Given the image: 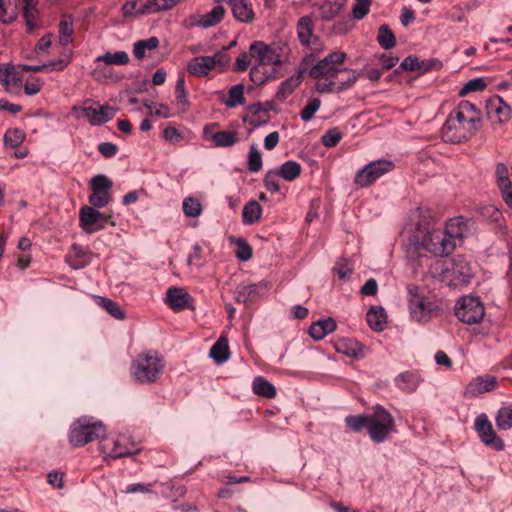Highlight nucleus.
Masks as SVG:
<instances>
[{
	"instance_id": "f257e3e1",
	"label": "nucleus",
	"mask_w": 512,
	"mask_h": 512,
	"mask_svg": "<svg viewBox=\"0 0 512 512\" xmlns=\"http://www.w3.org/2000/svg\"><path fill=\"white\" fill-rule=\"evenodd\" d=\"M481 112L475 104L462 100L448 115L441 129L445 142L461 143L470 139L479 129Z\"/></svg>"
},
{
	"instance_id": "f03ea898",
	"label": "nucleus",
	"mask_w": 512,
	"mask_h": 512,
	"mask_svg": "<svg viewBox=\"0 0 512 512\" xmlns=\"http://www.w3.org/2000/svg\"><path fill=\"white\" fill-rule=\"evenodd\" d=\"M461 219H451L446 229H432L428 231L423 238L422 246L428 252L438 257L450 255L455 249L454 238L464 237Z\"/></svg>"
},
{
	"instance_id": "7ed1b4c3",
	"label": "nucleus",
	"mask_w": 512,
	"mask_h": 512,
	"mask_svg": "<svg viewBox=\"0 0 512 512\" xmlns=\"http://www.w3.org/2000/svg\"><path fill=\"white\" fill-rule=\"evenodd\" d=\"M165 367L163 357L157 351H145L138 354L131 363V374L141 384L156 382Z\"/></svg>"
},
{
	"instance_id": "20e7f679",
	"label": "nucleus",
	"mask_w": 512,
	"mask_h": 512,
	"mask_svg": "<svg viewBox=\"0 0 512 512\" xmlns=\"http://www.w3.org/2000/svg\"><path fill=\"white\" fill-rule=\"evenodd\" d=\"M38 0H0V21L4 24L13 23L22 10L28 31L36 28Z\"/></svg>"
},
{
	"instance_id": "39448f33",
	"label": "nucleus",
	"mask_w": 512,
	"mask_h": 512,
	"mask_svg": "<svg viewBox=\"0 0 512 512\" xmlns=\"http://www.w3.org/2000/svg\"><path fill=\"white\" fill-rule=\"evenodd\" d=\"M105 427L100 422H91L83 417L75 420L69 431V442L75 447H81L105 435Z\"/></svg>"
},
{
	"instance_id": "423d86ee",
	"label": "nucleus",
	"mask_w": 512,
	"mask_h": 512,
	"mask_svg": "<svg viewBox=\"0 0 512 512\" xmlns=\"http://www.w3.org/2000/svg\"><path fill=\"white\" fill-rule=\"evenodd\" d=\"M395 420L391 413L382 406H375L368 418V434L375 443L385 441L395 431Z\"/></svg>"
},
{
	"instance_id": "0eeeda50",
	"label": "nucleus",
	"mask_w": 512,
	"mask_h": 512,
	"mask_svg": "<svg viewBox=\"0 0 512 512\" xmlns=\"http://www.w3.org/2000/svg\"><path fill=\"white\" fill-rule=\"evenodd\" d=\"M395 168L392 161L379 159L371 161L355 174L353 183L358 188H366L375 183L380 177L391 172Z\"/></svg>"
},
{
	"instance_id": "6e6552de",
	"label": "nucleus",
	"mask_w": 512,
	"mask_h": 512,
	"mask_svg": "<svg viewBox=\"0 0 512 512\" xmlns=\"http://www.w3.org/2000/svg\"><path fill=\"white\" fill-rule=\"evenodd\" d=\"M408 303L411 317L417 322H427L431 313L435 310L434 302L420 295L419 288L415 285L408 286Z\"/></svg>"
},
{
	"instance_id": "1a4fd4ad",
	"label": "nucleus",
	"mask_w": 512,
	"mask_h": 512,
	"mask_svg": "<svg viewBox=\"0 0 512 512\" xmlns=\"http://www.w3.org/2000/svg\"><path fill=\"white\" fill-rule=\"evenodd\" d=\"M455 314L466 324H475L484 317V306L478 297L464 296L455 305Z\"/></svg>"
},
{
	"instance_id": "9d476101",
	"label": "nucleus",
	"mask_w": 512,
	"mask_h": 512,
	"mask_svg": "<svg viewBox=\"0 0 512 512\" xmlns=\"http://www.w3.org/2000/svg\"><path fill=\"white\" fill-rule=\"evenodd\" d=\"M79 110L93 126H99L110 121L117 112V109L109 105H99L90 99L85 100ZM72 111H78V108L74 106Z\"/></svg>"
},
{
	"instance_id": "9b49d317",
	"label": "nucleus",
	"mask_w": 512,
	"mask_h": 512,
	"mask_svg": "<svg viewBox=\"0 0 512 512\" xmlns=\"http://www.w3.org/2000/svg\"><path fill=\"white\" fill-rule=\"evenodd\" d=\"M90 185L92 193L89 196V203L96 208L105 207L111 198L110 189L113 182L107 176L99 174L91 179Z\"/></svg>"
},
{
	"instance_id": "f8f14e48",
	"label": "nucleus",
	"mask_w": 512,
	"mask_h": 512,
	"mask_svg": "<svg viewBox=\"0 0 512 512\" xmlns=\"http://www.w3.org/2000/svg\"><path fill=\"white\" fill-rule=\"evenodd\" d=\"M94 206H83L79 212L80 227L88 234L97 232L105 227L108 217Z\"/></svg>"
},
{
	"instance_id": "ddd939ff",
	"label": "nucleus",
	"mask_w": 512,
	"mask_h": 512,
	"mask_svg": "<svg viewBox=\"0 0 512 512\" xmlns=\"http://www.w3.org/2000/svg\"><path fill=\"white\" fill-rule=\"evenodd\" d=\"M474 427L479 438L485 445L492 447L496 451H502L504 449L503 440L497 436L486 414H480L476 417Z\"/></svg>"
},
{
	"instance_id": "4468645a",
	"label": "nucleus",
	"mask_w": 512,
	"mask_h": 512,
	"mask_svg": "<svg viewBox=\"0 0 512 512\" xmlns=\"http://www.w3.org/2000/svg\"><path fill=\"white\" fill-rule=\"evenodd\" d=\"M486 112L491 122L497 124H503L508 122L512 117V108L510 105L505 103L503 99L494 95L486 101Z\"/></svg>"
},
{
	"instance_id": "2eb2a0df",
	"label": "nucleus",
	"mask_w": 512,
	"mask_h": 512,
	"mask_svg": "<svg viewBox=\"0 0 512 512\" xmlns=\"http://www.w3.org/2000/svg\"><path fill=\"white\" fill-rule=\"evenodd\" d=\"M250 56L258 61L257 65H281L280 55L263 41H254L249 47Z\"/></svg>"
},
{
	"instance_id": "dca6fc26",
	"label": "nucleus",
	"mask_w": 512,
	"mask_h": 512,
	"mask_svg": "<svg viewBox=\"0 0 512 512\" xmlns=\"http://www.w3.org/2000/svg\"><path fill=\"white\" fill-rule=\"evenodd\" d=\"M446 271L455 286L468 284L472 277L470 264L462 256L455 257L452 260L451 267L447 268Z\"/></svg>"
},
{
	"instance_id": "f3484780",
	"label": "nucleus",
	"mask_w": 512,
	"mask_h": 512,
	"mask_svg": "<svg viewBox=\"0 0 512 512\" xmlns=\"http://www.w3.org/2000/svg\"><path fill=\"white\" fill-rule=\"evenodd\" d=\"M347 0H322L313 4L318 18L325 22L334 20L345 9Z\"/></svg>"
},
{
	"instance_id": "a211bd4d",
	"label": "nucleus",
	"mask_w": 512,
	"mask_h": 512,
	"mask_svg": "<svg viewBox=\"0 0 512 512\" xmlns=\"http://www.w3.org/2000/svg\"><path fill=\"white\" fill-rule=\"evenodd\" d=\"M166 303L174 311L195 309L191 295L180 287H171L167 290Z\"/></svg>"
},
{
	"instance_id": "6ab92c4d",
	"label": "nucleus",
	"mask_w": 512,
	"mask_h": 512,
	"mask_svg": "<svg viewBox=\"0 0 512 512\" xmlns=\"http://www.w3.org/2000/svg\"><path fill=\"white\" fill-rule=\"evenodd\" d=\"M267 290L268 284L266 282L240 284L235 290V301L244 304L253 302Z\"/></svg>"
},
{
	"instance_id": "aec40b11",
	"label": "nucleus",
	"mask_w": 512,
	"mask_h": 512,
	"mask_svg": "<svg viewBox=\"0 0 512 512\" xmlns=\"http://www.w3.org/2000/svg\"><path fill=\"white\" fill-rule=\"evenodd\" d=\"M203 133L205 139L211 141L218 148H230L239 141V133L236 130H222L210 133L208 126H205Z\"/></svg>"
},
{
	"instance_id": "412c9836",
	"label": "nucleus",
	"mask_w": 512,
	"mask_h": 512,
	"mask_svg": "<svg viewBox=\"0 0 512 512\" xmlns=\"http://www.w3.org/2000/svg\"><path fill=\"white\" fill-rule=\"evenodd\" d=\"M497 386V379L494 376L487 375V376H479L475 379H473L469 384L466 386L464 391L465 397H477L480 394H483L485 392H489L493 389H495Z\"/></svg>"
},
{
	"instance_id": "4be33fe9",
	"label": "nucleus",
	"mask_w": 512,
	"mask_h": 512,
	"mask_svg": "<svg viewBox=\"0 0 512 512\" xmlns=\"http://www.w3.org/2000/svg\"><path fill=\"white\" fill-rule=\"evenodd\" d=\"M225 14V9L221 5L214 6L210 12L199 16L190 17V25L201 28H209L221 22Z\"/></svg>"
},
{
	"instance_id": "5701e85b",
	"label": "nucleus",
	"mask_w": 512,
	"mask_h": 512,
	"mask_svg": "<svg viewBox=\"0 0 512 512\" xmlns=\"http://www.w3.org/2000/svg\"><path fill=\"white\" fill-rule=\"evenodd\" d=\"M296 30L298 39L304 46H310L319 40L318 36L314 34V23L310 16L300 17L296 25Z\"/></svg>"
},
{
	"instance_id": "b1692460",
	"label": "nucleus",
	"mask_w": 512,
	"mask_h": 512,
	"mask_svg": "<svg viewBox=\"0 0 512 512\" xmlns=\"http://www.w3.org/2000/svg\"><path fill=\"white\" fill-rule=\"evenodd\" d=\"M234 18L242 23H251L255 19V13L250 0H229Z\"/></svg>"
},
{
	"instance_id": "393cba45",
	"label": "nucleus",
	"mask_w": 512,
	"mask_h": 512,
	"mask_svg": "<svg viewBox=\"0 0 512 512\" xmlns=\"http://www.w3.org/2000/svg\"><path fill=\"white\" fill-rule=\"evenodd\" d=\"M305 70V68H299L296 75H293L281 82L275 94L277 100L284 101L293 93L296 87H298L303 81V74Z\"/></svg>"
},
{
	"instance_id": "a878e982",
	"label": "nucleus",
	"mask_w": 512,
	"mask_h": 512,
	"mask_svg": "<svg viewBox=\"0 0 512 512\" xmlns=\"http://www.w3.org/2000/svg\"><path fill=\"white\" fill-rule=\"evenodd\" d=\"M213 69V60L208 56H197L187 64V71L196 77H206Z\"/></svg>"
},
{
	"instance_id": "bb28decb",
	"label": "nucleus",
	"mask_w": 512,
	"mask_h": 512,
	"mask_svg": "<svg viewBox=\"0 0 512 512\" xmlns=\"http://www.w3.org/2000/svg\"><path fill=\"white\" fill-rule=\"evenodd\" d=\"M367 323L373 331H383L387 323L384 309L379 306L371 307L367 312Z\"/></svg>"
},
{
	"instance_id": "cd10ccee",
	"label": "nucleus",
	"mask_w": 512,
	"mask_h": 512,
	"mask_svg": "<svg viewBox=\"0 0 512 512\" xmlns=\"http://www.w3.org/2000/svg\"><path fill=\"white\" fill-rule=\"evenodd\" d=\"M247 110L251 114L250 118H244V121H248L249 124L254 127L261 126L266 124L269 121L268 110L265 109L261 103H253L248 106Z\"/></svg>"
},
{
	"instance_id": "c85d7f7f",
	"label": "nucleus",
	"mask_w": 512,
	"mask_h": 512,
	"mask_svg": "<svg viewBox=\"0 0 512 512\" xmlns=\"http://www.w3.org/2000/svg\"><path fill=\"white\" fill-rule=\"evenodd\" d=\"M336 350L349 357L360 358L364 356V347L352 339H343L336 344Z\"/></svg>"
},
{
	"instance_id": "c756f323",
	"label": "nucleus",
	"mask_w": 512,
	"mask_h": 512,
	"mask_svg": "<svg viewBox=\"0 0 512 512\" xmlns=\"http://www.w3.org/2000/svg\"><path fill=\"white\" fill-rule=\"evenodd\" d=\"M398 388L405 392H413L420 383V377L417 373L406 371L399 374L395 379Z\"/></svg>"
},
{
	"instance_id": "7c9ffc66",
	"label": "nucleus",
	"mask_w": 512,
	"mask_h": 512,
	"mask_svg": "<svg viewBox=\"0 0 512 512\" xmlns=\"http://www.w3.org/2000/svg\"><path fill=\"white\" fill-rule=\"evenodd\" d=\"M261 214V205L257 201L251 200L247 202L243 207L242 222L245 225H252L260 220Z\"/></svg>"
},
{
	"instance_id": "2f4dec72",
	"label": "nucleus",
	"mask_w": 512,
	"mask_h": 512,
	"mask_svg": "<svg viewBox=\"0 0 512 512\" xmlns=\"http://www.w3.org/2000/svg\"><path fill=\"white\" fill-rule=\"evenodd\" d=\"M180 0H148L141 5L140 13L154 14L173 8Z\"/></svg>"
},
{
	"instance_id": "473e14b6",
	"label": "nucleus",
	"mask_w": 512,
	"mask_h": 512,
	"mask_svg": "<svg viewBox=\"0 0 512 512\" xmlns=\"http://www.w3.org/2000/svg\"><path fill=\"white\" fill-rule=\"evenodd\" d=\"M209 355L218 364L225 362L229 358V347L225 337H220L211 347Z\"/></svg>"
},
{
	"instance_id": "72a5a7b5",
	"label": "nucleus",
	"mask_w": 512,
	"mask_h": 512,
	"mask_svg": "<svg viewBox=\"0 0 512 512\" xmlns=\"http://www.w3.org/2000/svg\"><path fill=\"white\" fill-rule=\"evenodd\" d=\"M253 391L256 395L266 398H274L276 396L275 386L262 376L254 378Z\"/></svg>"
},
{
	"instance_id": "f704fd0d",
	"label": "nucleus",
	"mask_w": 512,
	"mask_h": 512,
	"mask_svg": "<svg viewBox=\"0 0 512 512\" xmlns=\"http://www.w3.org/2000/svg\"><path fill=\"white\" fill-rule=\"evenodd\" d=\"M159 46V39L157 37H150L145 40H139L134 43L133 54L137 59H143L146 56V51H152Z\"/></svg>"
},
{
	"instance_id": "c9c22d12",
	"label": "nucleus",
	"mask_w": 512,
	"mask_h": 512,
	"mask_svg": "<svg viewBox=\"0 0 512 512\" xmlns=\"http://www.w3.org/2000/svg\"><path fill=\"white\" fill-rule=\"evenodd\" d=\"M301 165L293 160L284 162L277 170L279 177L286 181L295 180L301 173Z\"/></svg>"
},
{
	"instance_id": "e433bc0d",
	"label": "nucleus",
	"mask_w": 512,
	"mask_h": 512,
	"mask_svg": "<svg viewBox=\"0 0 512 512\" xmlns=\"http://www.w3.org/2000/svg\"><path fill=\"white\" fill-rule=\"evenodd\" d=\"M96 303L102 307L105 311H107L112 317L123 320L125 318V312L121 309V307L113 300L103 297L96 296Z\"/></svg>"
},
{
	"instance_id": "4c0bfd02",
	"label": "nucleus",
	"mask_w": 512,
	"mask_h": 512,
	"mask_svg": "<svg viewBox=\"0 0 512 512\" xmlns=\"http://www.w3.org/2000/svg\"><path fill=\"white\" fill-rule=\"evenodd\" d=\"M377 42L381 48L389 50L396 45V37L387 24H382L378 29Z\"/></svg>"
},
{
	"instance_id": "58836bf2",
	"label": "nucleus",
	"mask_w": 512,
	"mask_h": 512,
	"mask_svg": "<svg viewBox=\"0 0 512 512\" xmlns=\"http://www.w3.org/2000/svg\"><path fill=\"white\" fill-rule=\"evenodd\" d=\"M176 104L181 107L182 112L188 111L190 102L187 98L184 75L179 76L175 86Z\"/></svg>"
},
{
	"instance_id": "ea45409f",
	"label": "nucleus",
	"mask_w": 512,
	"mask_h": 512,
	"mask_svg": "<svg viewBox=\"0 0 512 512\" xmlns=\"http://www.w3.org/2000/svg\"><path fill=\"white\" fill-rule=\"evenodd\" d=\"M246 99L244 97V86L243 84H236L232 86L228 91V99L225 100V105L228 108H234L238 105H243Z\"/></svg>"
},
{
	"instance_id": "a19ab883",
	"label": "nucleus",
	"mask_w": 512,
	"mask_h": 512,
	"mask_svg": "<svg viewBox=\"0 0 512 512\" xmlns=\"http://www.w3.org/2000/svg\"><path fill=\"white\" fill-rule=\"evenodd\" d=\"M496 425L500 430H509L512 428V404L501 407L496 414Z\"/></svg>"
},
{
	"instance_id": "79ce46f5",
	"label": "nucleus",
	"mask_w": 512,
	"mask_h": 512,
	"mask_svg": "<svg viewBox=\"0 0 512 512\" xmlns=\"http://www.w3.org/2000/svg\"><path fill=\"white\" fill-rule=\"evenodd\" d=\"M20 80L15 67L12 64H6L0 67V83L8 88L11 84L15 85Z\"/></svg>"
},
{
	"instance_id": "37998d69",
	"label": "nucleus",
	"mask_w": 512,
	"mask_h": 512,
	"mask_svg": "<svg viewBox=\"0 0 512 512\" xmlns=\"http://www.w3.org/2000/svg\"><path fill=\"white\" fill-rule=\"evenodd\" d=\"M96 61H102L107 65H125L129 62V56L125 51H117L115 53H105L97 57Z\"/></svg>"
},
{
	"instance_id": "c03bdc74",
	"label": "nucleus",
	"mask_w": 512,
	"mask_h": 512,
	"mask_svg": "<svg viewBox=\"0 0 512 512\" xmlns=\"http://www.w3.org/2000/svg\"><path fill=\"white\" fill-rule=\"evenodd\" d=\"M262 157L256 144L250 146L247 160V168L251 173H256L262 168Z\"/></svg>"
},
{
	"instance_id": "a18cd8bd",
	"label": "nucleus",
	"mask_w": 512,
	"mask_h": 512,
	"mask_svg": "<svg viewBox=\"0 0 512 512\" xmlns=\"http://www.w3.org/2000/svg\"><path fill=\"white\" fill-rule=\"evenodd\" d=\"M25 139L24 132L19 128H10L5 132L4 142L11 148L20 146Z\"/></svg>"
},
{
	"instance_id": "49530a36",
	"label": "nucleus",
	"mask_w": 512,
	"mask_h": 512,
	"mask_svg": "<svg viewBox=\"0 0 512 512\" xmlns=\"http://www.w3.org/2000/svg\"><path fill=\"white\" fill-rule=\"evenodd\" d=\"M369 415H350L345 418L346 426L353 432H360L364 427L368 428Z\"/></svg>"
},
{
	"instance_id": "de8ad7c7",
	"label": "nucleus",
	"mask_w": 512,
	"mask_h": 512,
	"mask_svg": "<svg viewBox=\"0 0 512 512\" xmlns=\"http://www.w3.org/2000/svg\"><path fill=\"white\" fill-rule=\"evenodd\" d=\"M202 206L201 203L193 198L187 197L183 201V212L187 217H198L201 214Z\"/></svg>"
},
{
	"instance_id": "09e8293b",
	"label": "nucleus",
	"mask_w": 512,
	"mask_h": 512,
	"mask_svg": "<svg viewBox=\"0 0 512 512\" xmlns=\"http://www.w3.org/2000/svg\"><path fill=\"white\" fill-rule=\"evenodd\" d=\"M235 244V255L240 261H248L252 258V247L244 238L236 239Z\"/></svg>"
},
{
	"instance_id": "8fccbe9b",
	"label": "nucleus",
	"mask_w": 512,
	"mask_h": 512,
	"mask_svg": "<svg viewBox=\"0 0 512 512\" xmlns=\"http://www.w3.org/2000/svg\"><path fill=\"white\" fill-rule=\"evenodd\" d=\"M343 138V133L338 128L327 130L321 138L322 144L327 148L335 147Z\"/></svg>"
},
{
	"instance_id": "3c124183",
	"label": "nucleus",
	"mask_w": 512,
	"mask_h": 512,
	"mask_svg": "<svg viewBox=\"0 0 512 512\" xmlns=\"http://www.w3.org/2000/svg\"><path fill=\"white\" fill-rule=\"evenodd\" d=\"M372 0H355L352 16L355 20L363 19L370 11Z\"/></svg>"
},
{
	"instance_id": "603ef678",
	"label": "nucleus",
	"mask_w": 512,
	"mask_h": 512,
	"mask_svg": "<svg viewBox=\"0 0 512 512\" xmlns=\"http://www.w3.org/2000/svg\"><path fill=\"white\" fill-rule=\"evenodd\" d=\"M321 101L318 98H313L307 102L305 107L300 112V118L307 122L312 119L314 114L318 111Z\"/></svg>"
},
{
	"instance_id": "864d4df0",
	"label": "nucleus",
	"mask_w": 512,
	"mask_h": 512,
	"mask_svg": "<svg viewBox=\"0 0 512 512\" xmlns=\"http://www.w3.org/2000/svg\"><path fill=\"white\" fill-rule=\"evenodd\" d=\"M487 87L483 78H474L469 80L460 90L459 95L464 96L468 92L482 91Z\"/></svg>"
},
{
	"instance_id": "5fc2aeb1",
	"label": "nucleus",
	"mask_w": 512,
	"mask_h": 512,
	"mask_svg": "<svg viewBox=\"0 0 512 512\" xmlns=\"http://www.w3.org/2000/svg\"><path fill=\"white\" fill-rule=\"evenodd\" d=\"M74 30L72 27V23L66 20H62L59 24V41L62 45H67L72 41V34Z\"/></svg>"
},
{
	"instance_id": "6e6d98bb",
	"label": "nucleus",
	"mask_w": 512,
	"mask_h": 512,
	"mask_svg": "<svg viewBox=\"0 0 512 512\" xmlns=\"http://www.w3.org/2000/svg\"><path fill=\"white\" fill-rule=\"evenodd\" d=\"M279 177L277 171H274V170H270L266 173V175L264 176V179H263V182H264V186L265 188L272 192V193H277L280 189L279 187V183H278V180L277 178Z\"/></svg>"
},
{
	"instance_id": "4d7b16f0",
	"label": "nucleus",
	"mask_w": 512,
	"mask_h": 512,
	"mask_svg": "<svg viewBox=\"0 0 512 512\" xmlns=\"http://www.w3.org/2000/svg\"><path fill=\"white\" fill-rule=\"evenodd\" d=\"M333 271L336 273L339 279L344 280L351 275L352 267L348 260L341 259L336 263L335 267L333 268Z\"/></svg>"
},
{
	"instance_id": "13d9d810",
	"label": "nucleus",
	"mask_w": 512,
	"mask_h": 512,
	"mask_svg": "<svg viewBox=\"0 0 512 512\" xmlns=\"http://www.w3.org/2000/svg\"><path fill=\"white\" fill-rule=\"evenodd\" d=\"M213 60V69L218 67L220 71H224L230 63V58L224 50L216 52L212 56H208Z\"/></svg>"
},
{
	"instance_id": "bf43d9fd",
	"label": "nucleus",
	"mask_w": 512,
	"mask_h": 512,
	"mask_svg": "<svg viewBox=\"0 0 512 512\" xmlns=\"http://www.w3.org/2000/svg\"><path fill=\"white\" fill-rule=\"evenodd\" d=\"M479 214L485 218L494 222H498L502 217L501 212L493 205H487L478 209Z\"/></svg>"
},
{
	"instance_id": "052dcab7",
	"label": "nucleus",
	"mask_w": 512,
	"mask_h": 512,
	"mask_svg": "<svg viewBox=\"0 0 512 512\" xmlns=\"http://www.w3.org/2000/svg\"><path fill=\"white\" fill-rule=\"evenodd\" d=\"M134 453L133 450L127 448V447H124L122 445V443L117 440L114 442V447L112 448V450L109 452V456L111 458H114V459H117V458H122V457H127V456H130Z\"/></svg>"
},
{
	"instance_id": "680f3d73",
	"label": "nucleus",
	"mask_w": 512,
	"mask_h": 512,
	"mask_svg": "<svg viewBox=\"0 0 512 512\" xmlns=\"http://www.w3.org/2000/svg\"><path fill=\"white\" fill-rule=\"evenodd\" d=\"M495 173L497 176V182H498L499 187L511 184V181L509 178V171L505 164H503V163L497 164Z\"/></svg>"
},
{
	"instance_id": "e2e57ef3",
	"label": "nucleus",
	"mask_w": 512,
	"mask_h": 512,
	"mask_svg": "<svg viewBox=\"0 0 512 512\" xmlns=\"http://www.w3.org/2000/svg\"><path fill=\"white\" fill-rule=\"evenodd\" d=\"M441 67L442 63L438 59L421 60L419 58V68L417 69V71H419L420 74H424L431 70H438Z\"/></svg>"
},
{
	"instance_id": "0e129e2a",
	"label": "nucleus",
	"mask_w": 512,
	"mask_h": 512,
	"mask_svg": "<svg viewBox=\"0 0 512 512\" xmlns=\"http://www.w3.org/2000/svg\"><path fill=\"white\" fill-rule=\"evenodd\" d=\"M260 67V65H254L249 72L250 79L255 85H262L269 79V76L265 75Z\"/></svg>"
},
{
	"instance_id": "69168bd1",
	"label": "nucleus",
	"mask_w": 512,
	"mask_h": 512,
	"mask_svg": "<svg viewBox=\"0 0 512 512\" xmlns=\"http://www.w3.org/2000/svg\"><path fill=\"white\" fill-rule=\"evenodd\" d=\"M347 72L350 73V75L347 78L339 80L337 82L338 92L344 91L352 87L360 75L359 73H356L354 70L350 69H348Z\"/></svg>"
},
{
	"instance_id": "338daca9",
	"label": "nucleus",
	"mask_w": 512,
	"mask_h": 512,
	"mask_svg": "<svg viewBox=\"0 0 512 512\" xmlns=\"http://www.w3.org/2000/svg\"><path fill=\"white\" fill-rule=\"evenodd\" d=\"M41 87L42 81L39 78L32 77L27 79L24 86V91L26 95L32 96L37 94L41 90Z\"/></svg>"
},
{
	"instance_id": "774afa93",
	"label": "nucleus",
	"mask_w": 512,
	"mask_h": 512,
	"mask_svg": "<svg viewBox=\"0 0 512 512\" xmlns=\"http://www.w3.org/2000/svg\"><path fill=\"white\" fill-rule=\"evenodd\" d=\"M163 137L171 143H178L183 139L182 133L173 126H168L163 130Z\"/></svg>"
}]
</instances>
